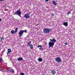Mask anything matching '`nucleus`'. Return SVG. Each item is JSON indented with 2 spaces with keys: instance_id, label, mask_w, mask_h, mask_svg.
Instances as JSON below:
<instances>
[{
  "instance_id": "f257e3e1",
  "label": "nucleus",
  "mask_w": 75,
  "mask_h": 75,
  "mask_svg": "<svg viewBox=\"0 0 75 75\" xmlns=\"http://www.w3.org/2000/svg\"><path fill=\"white\" fill-rule=\"evenodd\" d=\"M56 40L54 39H50V42H49V48L52 47L54 45V43L56 42Z\"/></svg>"
},
{
  "instance_id": "f03ea898",
  "label": "nucleus",
  "mask_w": 75,
  "mask_h": 75,
  "mask_svg": "<svg viewBox=\"0 0 75 75\" xmlns=\"http://www.w3.org/2000/svg\"><path fill=\"white\" fill-rule=\"evenodd\" d=\"M51 30L52 29H50V28H45L43 29V33H44L45 34H48V33H50Z\"/></svg>"
},
{
  "instance_id": "7ed1b4c3",
  "label": "nucleus",
  "mask_w": 75,
  "mask_h": 75,
  "mask_svg": "<svg viewBox=\"0 0 75 75\" xmlns=\"http://www.w3.org/2000/svg\"><path fill=\"white\" fill-rule=\"evenodd\" d=\"M16 14L18 16H19V17H21V12L20 11H19V10L17 11L15 13L14 15H15Z\"/></svg>"
},
{
  "instance_id": "20e7f679",
  "label": "nucleus",
  "mask_w": 75,
  "mask_h": 75,
  "mask_svg": "<svg viewBox=\"0 0 75 75\" xmlns=\"http://www.w3.org/2000/svg\"><path fill=\"white\" fill-rule=\"evenodd\" d=\"M30 14H29V13H27L26 14H25L24 16V18L26 19H28L30 18Z\"/></svg>"
},
{
  "instance_id": "39448f33",
  "label": "nucleus",
  "mask_w": 75,
  "mask_h": 75,
  "mask_svg": "<svg viewBox=\"0 0 75 75\" xmlns=\"http://www.w3.org/2000/svg\"><path fill=\"white\" fill-rule=\"evenodd\" d=\"M55 59L56 61L57 62H61V59L60 57H57Z\"/></svg>"
},
{
  "instance_id": "423d86ee",
  "label": "nucleus",
  "mask_w": 75,
  "mask_h": 75,
  "mask_svg": "<svg viewBox=\"0 0 75 75\" xmlns=\"http://www.w3.org/2000/svg\"><path fill=\"white\" fill-rule=\"evenodd\" d=\"M23 30H21L19 32V37H21L22 35H23V33H24Z\"/></svg>"
},
{
  "instance_id": "0eeeda50",
  "label": "nucleus",
  "mask_w": 75,
  "mask_h": 75,
  "mask_svg": "<svg viewBox=\"0 0 75 75\" xmlns=\"http://www.w3.org/2000/svg\"><path fill=\"white\" fill-rule=\"evenodd\" d=\"M63 25L66 27H68V22H64L63 23Z\"/></svg>"
},
{
  "instance_id": "6e6552de",
  "label": "nucleus",
  "mask_w": 75,
  "mask_h": 75,
  "mask_svg": "<svg viewBox=\"0 0 75 75\" xmlns=\"http://www.w3.org/2000/svg\"><path fill=\"white\" fill-rule=\"evenodd\" d=\"M51 73L52 74V75H55L56 73V71L55 70H52L51 71Z\"/></svg>"
},
{
  "instance_id": "1a4fd4ad",
  "label": "nucleus",
  "mask_w": 75,
  "mask_h": 75,
  "mask_svg": "<svg viewBox=\"0 0 75 75\" xmlns=\"http://www.w3.org/2000/svg\"><path fill=\"white\" fill-rule=\"evenodd\" d=\"M18 61H22V60H23V58L20 57L18 59Z\"/></svg>"
},
{
  "instance_id": "9d476101",
  "label": "nucleus",
  "mask_w": 75,
  "mask_h": 75,
  "mask_svg": "<svg viewBox=\"0 0 75 75\" xmlns=\"http://www.w3.org/2000/svg\"><path fill=\"white\" fill-rule=\"evenodd\" d=\"M11 49H8V52H7V54H8V55L9 54V53H10V52H11Z\"/></svg>"
},
{
  "instance_id": "9b49d317",
  "label": "nucleus",
  "mask_w": 75,
  "mask_h": 75,
  "mask_svg": "<svg viewBox=\"0 0 75 75\" xmlns=\"http://www.w3.org/2000/svg\"><path fill=\"white\" fill-rule=\"evenodd\" d=\"M38 60L39 62H42V59L41 58H39L38 59Z\"/></svg>"
},
{
  "instance_id": "f8f14e48",
  "label": "nucleus",
  "mask_w": 75,
  "mask_h": 75,
  "mask_svg": "<svg viewBox=\"0 0 75 75\" xmlns=\"http://www.w3.org/2000/svg\"><path fill=\"white\" fill-rule=\"evenodd\" d=\"M52 3L55 6H56V5H57V3H56V2L55 1H52Z\"/></svg>"
},
{
  "instance_id": "ddd939ff",
  "label": "nucleus",
  "mask_w": 75,
  "mask_h": 75,
  "mask_svg": "<svg viewBox=\"0 0 75 75\" xmlns=\"http://www.w3.org/2000/svg\"><path fill=\"white\" fill-rule=\"evenodd\" d=\"M9 71L10 72H14V71L13 70V69H9Z\"/></svg>"
},
{
  "instance_id": "4468645a",
  "label": "nucleus",
  "mask_w": 75,
  "mask_h": 75,
  "mask_svg": "<svg viewBox=\"0 0 75 75\" xmlns=\"http://www.w3.org/2000/svg\"><path fill=\"white\" fill-rule=\"evenodd\" d=\"M31 42H29L27 44V45H28V46H30L31 45Z\"/></svg>"
},
{
  "instance_id": "2eb2a0df",
  "label": "nucleus",
  "mask_w": 75,
  "mask_h": 75,
  "mask_svg": "<svg viewBox=\"0 0 75 75\" xmlns=\"http://www.w3.org/2000/svg\"><path fill=\"white\" fill-rule=\"evenodd\" d=\"M11 33L13 34H14V33H16V32L14 30H12L11 31Z\"/></svg>"
},
{
  "instance_id": "dca6fc26",
  "label": "nucleus",
  "mask_w": 75,
  "mask_h": 75,
  "mask_svg": "<svg viewBox=\"0 0 75 75\" xmlns=\"http://www.w3.org/2000/svg\"><path fill=\"white\" fill-rule=\"evenodd\" d=\"M0 38L1 41H4V38L3 37H1Z\"/></svg>"
},
{
  "instance_id": "f3484780",
  "label": "nucleus",
  "mask_w": 75,
  "mask_h": 75,
  "mask_svg": "<svg viewBox=\"0 0 75 75\" xmlns=\"http://www.w3.org/2000/svg\"><path fill=\"white\" fill-rule=\"evenodd\" d=\"M29 46H30V49H33V45H31Z\"/></svg>"
},
{
  "instance_id": "a211bd4d",
  "label": "nucleus",
  "mask_w": 75,
  "mask_h": 75,
  "mask_svg": "<svg viewBox=\"0 0 75 75\" xmlns=\"http://www.w3.org/2000/svg\"><path fill=\"white\" fill-rule=\"evenodd\" d=\"M20 75H25V74L24 73L21 72L20 73Z\"/></svg>"
},
{
  "instance_id": "6ab92c4d",
  "label": "nucleus",
  "mask_w": 75,
  "mask_h": 75,
  "mask_svg": "<svg viewBox=\"0 0 75 75\" xmlns=\"http://www.w3.org/2000/svg\"><path fill=\"white\" fill-rule=\"evenodd\" d=\"M17 30H18V28H16L15 29V33H16L17 32Z\"/></svg>"
},
{
  "instance_id": "aec40b11",
  "label": "nucleus",
  "mask_w": 75,
  "mask_h": 75,
  "mask_svg": "<svg viewBox=\"0 0 75 75\" xmlns=\"http://www.w3.org/2000/svg\"><path fill=\"white\" fill-rule=\"evenodd\" d=\"M43 49V48L42 47H40V48H39V50H42Z\"/></svg>"
},
{
  "instance_id": "412c9836",
  "label": "nucleus",
  "mask_w": 75,
  "mask_h": 75,
  "mask_svg": "<svg viewBox=\"0 0 75 75\" xmlns=\"http://www.w3.org/2000/svg\"><path fill=\"white\" fill-rule=\"evenodd\" d=\"M23 31H24L23 33H25H25H27V30H23Z\"/></svg>"
},
{
  "instance_id": "4be33fe9",
  "label": "nucleus",
  "mask_w": 75,
  "mask_h": 75,
  "mask_svg": "<svg viewBox=\"0 0 75 75\" xmlns=\"http://www.w3.org/2000/svg\"><path fill=\"white\" fill-rule=\"evenodd\" d=\"M67 13V14H71V12L70 11L68 12Z\"/></svg>"
},
{
  "instance_id": "5701e85b",
  "label": "nucleus",
  "mask_w": 75,
  "mask_h": 75,
  "mask_svg": "<svg viewBox=\"0 0 75 75\" xmlns=\"http://www.w3.org/2000/svg\"><path fill=\"white\" fill-rule=\"evenodd\" d=\"M42 47V46L40 45H38L37 46L38 48H39V47Z\"/></svg>"
},
{
  "instance_id": "b1692460",
  "label": "nucleus",
  "mask_w": 75,
  "mask_h": 75,
  "mask_svg": "<svg viewBox=\"0 0 75 75\" xmlns=\"http://www.w3.org/2000/svg\"><path fill=\"white\" fill-rule=\"evenodd\" d=\"M1 61H2V58H0V63L1 62Z\"/></svg>"
},
{
  "instance_id": "393cba45",
  "label": "nucleus",
  "mask_w": 75,
  "mask_h": 75,
  "mask_svg": "<svg viewBox=\"0 0 75 75\" xmlns=\"http://www.w3.org/2000/svg\"><path fill=\"white\" fill-rule=\"evenodd\" d=\"M64 44H65V45H68V42H65L64 43Z\"/></svg>"
},
{
  "instance_id": "a878e982",
  "label": "nucleus",
  "mask_w": 75,
  "mask_h": 75,
  "mask_svg": "<svg viewBox=\"0 0 75 75\" xmlns=\"http://www.w3.org/2000/svg\"><path fill=\"white\" fill-rule=\"evenodd\" d=\"M2 68H1V67H0V71H2Z\"/></svg>"
},
{
  "instance_id": "bb28decb",
  "label": "nucleus",
  "mask_w": 75,
  "mask_h": 75,
  "mask_svg": "<svg viewBox=\"0 0 75 75\" xmlns=\"http://www.w3.org/2000/svg\"><path fill=\"white\" fill-rule=\"evenodd\" d=\"M51 15L52 16H54V14L53 13H52Z\"/></svg>"
},
{
  "instance_id": "cd10ccee",
  "label": "nucleus",
  "mask_w": 75,
  "mask_h": 75,
  "mask_svg": "<svg viewBox=\"0 0 75 75\" xmlns=\"http://www.w3.org/2000/svg\"><path fill=\"white\" fill-rule=\"evenodd\" d=\"M1 21V19L0 18V23Z\"/></svg>"
},
{
  "instance_id": "c85d7f7f",
  "label": "nucleus",
  "mask_w": 75,
  "mask_h": 75,
  "mask_svg": "<svg viewBox=\"0 0 75 75\" xmlns=\"http://www.w3.org/2000/svg\"><path fill=\"white\" fill-rule=\"evenodd\" d=\"M48 0H45V1L46 2H47V1H48Z\"/></svg>"
},
{
  "instance_id": "c756f323",
  "label": "nucleus",
  "mask_w": 75,
  "mask_h": 75,
  "mask_svg": "<svg viewBox=\"0 0 75 75\" xmlns=\"http://www.w3.org/2000/svg\"><path fill=\"white\" fill-rule=\"evenodd\" d=\"M4 0H0V1H3Z\"/></svg>"
},
{
  "instance_id": "7c9ffc66",
  "label": "nucleus",
  "mask_w": 75,
  "mask_h": 75,
  "mask_svg": "<svg viewBox=\"0 0 75 75\" xmlns=\"http://www.w3.org/2000/svg\"><path fill=\"white\" fill-rule=\"evenodd\" d=\"M39 25V24H37L36 25H37H37Z\"/></svg>"
},
{
  "instance_id": "2f4dec72",
  "label": "nucleus",
  "mask_w": 75,
  "mask_h": 75,
  "mask_svg": "<svg viewBox=\"0 0 75 75\" xmlns=\"http://www.w3.org/2000/svg\"><path fill=\"white\" fill-rule=\"evenodd\" d=\"M6 71H8V70L7 69H6Z\"/></svg>"
},
{
  "instance_id": "473e14b6",
  "label": "nucleus",
  "mask_w": 75,
  "mask_h": 75,
  "mask_svg": "<svg viewBox=\"0 0 75 75\" xmlns=\"http://www.w3.org/2000/svg\"><path fill=\"white\" fill-rule=\"evenodd\" d=\"M45 44H47V43H45Z\"/></svg>"
},
{
  "instance_id": "72a5a7b5",
  "label": "nucleus",
  "mask_w": 75,
  "mask_h": 75,
  "mask_svg": "<svg viewBox=\"0 0 75 75\" xmlns=\"http://www.w3.org/2000/svg\"><path fill=\"white\" fill-rule=\"evenodd\" d=\"M6 65H7V63H6Z\"/></svg>"
}]
</instances>
